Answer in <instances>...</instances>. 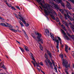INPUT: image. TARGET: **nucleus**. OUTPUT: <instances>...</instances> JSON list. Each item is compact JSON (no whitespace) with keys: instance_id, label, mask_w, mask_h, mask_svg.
<instances>
[{"instance_id":"nucleus-1","label":"nucleus","mask_w":74,"mask_h":74,"mask_svg":"<svg viewBox=\"0 0 74 74\" xmlns=\"http://www.w3.org/2000/svg\"><path fill=\"white\" fill-rule=\"evenodd\" d=\"M37 1L39 4L41 5L42 8L45 9L44 10L45 15L48 16L51 13V14H50V15L52 19H53L54 20H55V18L54 17L53 13L56 16H57V14L55 11L53 10V8H55L56 9L59 10L60 8L59 5L57 4H54L51 2H49L50 5L48 3H45V5H44L42 3V2L43 3H44V0H37Z\"/></svg>"},{"instance_id":"nucleus-2","label":"nucleus","mask_w":74,"mask_h":74,"mask_svg":"<svg viewBox=\"0 0 74 74\" xmlns=\"http://www.w3.org/2000/svg\"><path fill=\"white\" fill-rule=\"evenodd\" d=\"M60 57L61 58L62 60V66H64V67L66 69H68V67H70V64H68V62L67 61L65 60L64 59H63V55L62 54H61L60 55Z\"/></svg>"},{"instance_id":"nucleus-3","label":"nucleus","mask_w":74,"mask_h":74,"mask_svg":"<svg viewBox=\"0 0 74 74\" xmlns=\"http://www.w3.org/2000/svg\"><path fill=\"white\" fill-rule=\"evenodd\" d=\"M36 35H37V38L38 40H37L36 39V40L37 41L38 43L40 44V49L42 50V46H41V45H40V42H41L42 44H43V40L42 39H41V36H42L41 35V34L38 33H37Z\"/></svg>"},{"instance_id":"nucleus-4","label":"nucleus","mask_w":74,"mask_h":74,"mask_svg":"<svg viewBox=\"0 0 74 74\" xmlns=\"http://www.w3.org/2000/svg\"><path fill=\"white\" fill-rule=\"evenodd\" d=\"M30 58H32V60H34V61H32V62L33 64L34 65V66L35 67H36V65L37 67H40V66H39V64H40L39 63H37L36 62V61L35 60V59H34V56H33V54L32 53H31L30 54Z\"/></svg>"},{"instance_id":"nucleus-5","label":"nucleus","mask_w":74,"mask_h":74,"mask_svg":"<svg viewBox=\"0 0 74 74\" xmlns=\"http://www.w3.org/2000/svg\"><path fill=\"white\" fill-rule=\"evenodd\" d=\"M0 25L1 26H4L5 27H7L8 26L9 28H12V27H13L11 25L8 24V23H0Z\"/></svg>"},{"instance_id":"nucleus-6","label":"nucleus","mask_w":74,"mask_h":74,"mask_svg":"<svg viewBox=\"0 0 74 74\" xmlns=\"http://www.w3.org/2000/svg\"><path fill=\"white\" fill-rule=\"evenodd\" d=\"M54 1H55L56 3H58V4H59V3H60L61 4V5L63 7H64V3H63V2H62V0H53Z\"/></svg>"},{"instance_id":"nucleus-7","label":"nucleus","mask_w":74,"mask_h":74,"mask_svg":"<svg viewBox=\"0 0 74 74\" xmlns=\"http://www.w3.org/2000/svg\"><path fill=\"white\" fill-rule=\"evenodd\" d=\"M66 12L67 13V14H64V16L65 17V18L67 19V16L68 18H70V16L69 15V12H70V11L69 10H66Z\"/></svg>"},{"instance_id":"nucleus-8","label":"nucleus","mask_w":74,"mask_h":74,"mask_svg":"<svg viewBox=\"0 0 74 74\" xmlns=\"http://www.w3.org/2000/svg\"><path fill=\"white\" fill-rule=\"evenodd\" d=\"M61 30L62 32V33H63L65 37L66 38V40H69V38L68 36L66 35V34L64 32V31L62 29H61Z\"/></svg>"},{"instance_id":"nucleus-9","label":"nucleus","mask_w":74,"mask_h":74,"mask_svg":"<svg viewBox=\"0 0 74 74\" xmlns=\"http://www.w3.org/2000/svg\"><path fill=\"white\" fill-rule=\"evenodd\" d=\"M67 4L66 5V7L68 8L69 10H71V5L69 2L67 1H66Z\"/></svg>"},{"instance_id":"nucleus-10","label":"nucleus","mask_w":74,"mask_h":74,"mask_svg":"<svg viewBox=\"0 0 74 74\" xmlns=\"http://www.w3.org/2000/svg\"><path fill=\"white\" fill-rule=\"evenodd\" d=\"M57 38L60 41V44L61 45V47H62V48H63V45L62 44V39L59 37L57 36Z\"/></svg>"},{"instance_id":"nucleus-11","label":"nucleus","mask_w":74,"mask_h":74,"mask_svg":"<svg viewBox=\"0 0 74 74\" xmlns=\"http://www.w3.org/2000/svg\"><path fill=\"white\" fill-rule=\"evenodd\" d=\"M55 41L56 42V44H57V46H56V48H57V49H59V40H55Z\"/></svg>"},{"instance_id":"nucleus-12","label":"nucleus","mask_w":74,"mask_h":74,"mask_svg":"<svg viewBox=\"0 0 74 74\" xmlns=\"http://www.w3.org/2000/svg\"><path fill=\"white\" fill-rule=\"evenodd\" d=\"M47 53L49 55V57L50 58H52V53H51V52H50L49 51H47Z\"/></svg>"},{"instance_id":"nucleus-13","label":"nucleus","mask_w":74,"mask_h":74,"mask_svg":"<svg viewBox=\"0 0 74 74\" xmlns=\"http://www.w3.org/2000/svg\"><path fill=\"white\" fill-rule=\"evenodd\" d=\"M67 35H68V36H69V37H70V38H72L73 39V40H74V35H72V36L70 35V34H69V33H67Z\"/></svg>"},{"instance_id":"nucleus-14","label":"nucleus","mask_w":74,"mask_h":74,"mask_svg":"<svg viewBox=\"0 0 74 74\" xmlns=\"http://www.w3.org/2000/svg\"><path fill=\"white\" fill-rule=\"evenodd\" d=\"M45 33L46 34H47L48 36H49V30L48 29H46L45 31Z\"/></svg>"},{"instance_id":"nucleus-15","label":"nucleus","mask_w":74,"mask_h":74,"mask_svg":"<svg viewBox=\"0 0 74 74\" xmlns=\"http://www.w3.org/2000/svg\"><path fill=\"white\" fill-rule=\"evenodd\" d=\"M24 48L27 51H29V49H28V47H27L26 46H24Z\"/></svg>"},{"instance_id":"nucleus-16","label":"nucleus","mask_w":74,"mask_h":74,"mask_svg":"<svg viewBox=\"0 0 74 74\" xmlns=\"http://www.w3.org/2000/svg\"><path fill=\"white\" fill-rule=\"evenodd\" d=\"M68 48H69V47L67 46V45H65V51H66V52L67 53H68Z\"/></svg>"},{"instance_id":"nucleus-17","label":"nucleus","mask_w":74,"mask_h":74,"mask_svg":"<svg viewBox=\"0 0 74 74\" xmlns=\"http://www.w3.org/2000/svg\"><path fill=\"white\" fill-rule=\"evenodd\" d=\"M49 63L50 66L51 68V69H53V66L52 65V64L51 63V61H49Z\"/></svg>"},{"instance_id":"nucleus-18","label":"nucleus","mask_w":74,"mask_h":74,"mask_svg":"<svg viewBox=\"0 0 74 74\" xmlns=\"http://www.w3.org/2000/svg\"><path fill=\"white\" fill-rule=\"evenodd\" d=\"M10 29L11 30H12V31L13 32H17V30L15 29H14L13 28Z\"/></svg>"},{"instance_id":"nucleus-19","label":"nucleus","mask_w":74,"mask_h":74,"mask_svg":"<svg viewBox=\"0 0 74 74\" xmlns=\"http://www.w3.org/2000/svg\"><path fill=\"white\" fill-rule=\"evenodd\" d=\"M6 3L7 4L9 7H12V5L11 4H8L7 2H6Z\"/></svg>"},{"instance_id":"nucleus-20","label":"nucleus","mask_w":74,"mask_h":74,"mask_svg":"<svg viewBox=\"0 0 74 74\" xmlns=\"http://www.w3.org/2000/svg\"><path fill=\"white\" fill-rule=\"evenodd\" d=\"M50 34L51 35V37L52 38V39L54 40V41H55V39H54V37H53V35H52V34H51V33H50Z\"/></svg>"},{"instance_id":"nucleus-21","label":"nucleus","mask_w":74,"mask_h":74,"mask_svg":"<svg viewBox=\"0 0 74 74\" xmlns=\"http://www.w3.org/2000/svg\"><path fill=\"white\" fill-rule=\"evenodd\" d=\"M19 22V23H20V24L21 25V27H22L23 26H24L23 25V23H22V22H21V21H20Z\"/></svg>"},{"instance_id":"nucleus-22","label":"nucleus","mask_w":74,"mask_h":74,"mask_svg":"<svg viewBox=\"0 0 74 74\" xmlns=\"http://www.w3.org/2000/svg\"><path fill=\"white\" fill-rule=\"evenodd\" d=\"M20 49L21 50V51L22 52H25V50H24V49H23V48H22L21 47H19Z\"/></svg>"},{"instance_id":"nucleus-23","label":"nucleus","mask_w":74,"mask_h":74,"mask_svg":"<svg viewBox=\"0 0 74 74\" xmlns=\"http://www.w3.org/2000/svg\"><path fill=\"white\" fill-rule=\"evenodd\" d=\"M11 8L12 10H14V11H15V10H16V9H15V8L14 6L12 7Z\"/></svg>"},{"instance_id":"nucleus-24","label":"nucleus","mask_w":74,"mask_h":74,"mask_svg":"<svg viewBox=\"0 0 74 74\" xmlns=\"http://www.w3.org/2000/svg\"><path fill=\"white\" fill-rule=\"evenodd\" d=\"M65 71L66 74H69V73H68V71H67V69H66L65 70Z\"/></svg>"},{"instance_id":"nucleus-25","label":"nucleus","mask_w":74,"mask_h":74,"mask_svg":"<svg viewBox=\"0 0 74 74\" xmlns=\"http://www.w3.org/2000/svg\"><path fill=\"white\" fill-rule=\"evenodd\" d=\"M45 56L46 59H47L48 58V56L47 55V54L45 53Z\"/></svg>"},{"instance_id":"nucleus-26","label":"nucleus","mask_w":74,"mask_h":74,"mask_svg":"<svg viewBox=\"0 0 74 74\" xmlns=\"http://www.w3.org/2000/svg\"><path fill=\"white\" fill-rule=\"evenodd\" d=\"M25 25L26 26H27V27H28V26H29V24L28 23H25Z\"/></svg>"},{"instance_id":"nucleus-27","label":"nucleus","mask_w":74,"mask_h":74,"mask_svg":"<svg viewBox=\"0 0 74 74\" xmlns=\"http://www.w3.org/2000/svg\"><path fill=\"white\" fill-rule=\"evenodd\" d=\"M56 21L57 22H59V19L58 17H56Z\"/></svg>"},{"instance_id":"nucleus-28","label":"nucleus","mask_w":74,"mask_h":74,"mask_svg":"<svg viewBox=\"0 0 74 74\" xmlns=\"http://www.w3.org/2000/svg\"><path fill=\"white\" fill-rule=\"evenodd\" d=\"M19 19H20V20L21 21H23V18L21 17L20 18H19Z\"/></svg>"},{"instance_id":"nucleus-29","label":"nucleus","mask_w":74,"mask_h":74,"mask_svg":"<svg viewBox=\"0 0 74 74\" xmlns=\"http://www.w3.org/2000/svg\"><path fill=\"white\" fill-rule=\"evenodd\" d=\"M60 11L61 12V13H62V14H64V10H63L61 9L60 10Z\"/></svg>"},{"instance_id":"nucleus-30","label":"nucleus","mask_w":74,"mask_h":74,"mask_svg":"<svg viewBox=\"0 0 74 74\" xmlns=\"http://www.w3.org/2000/svg\"><path fill=\"white\" fill-rule=\"evenodd\" d=\"M61 27L62 29H63L65 28V27H64V26L63 25H61Z\"/></svg>"},{"instance_id":"nucleus-31","label":"nucleus","mask_w":74,"mask_h":74,"mask_svg":"<svg viewBox=\"0 0 74 74\" xmlns=\"http://www.w3.org/2000/svg\"><path fill=\"white\" fill-rule=\"evenodd\" d=\"M22 22H23V23H24V24H25V23H26V22L25 21V20H23L22 21Z\"/></svg>"},{"instance_id":"nucleus-32","label":"nucleus","mask_w":74,"mask_h":74,"mask_svg":"<svg viewBox=\"0 0 74 74\" xmlns=\"http://www.w3.org/2000/svg\"><path fill=\"white\" fill-rule=\"evenodd\" d=\"M65 26H67V27L68 28V29H69V26H68V24L67 23L65 24Z\"/></svg>"},{"instance_id":"nucleus-33","label":"nucleus","mask_w":74,"mask_h":74,"mask_svg":"<svg viewBox=\"0 0 74 74\" xmlns=\"http://www.w3.org/2000/svg\"><path fill=\"white\" fill-rule=\"evenodd\" d=\"M16 8H17V9H18V10H21V9H20V8H19V7L18 6H16Z\"/></svg>"},{"instance_id":"nucleus-34","label":"nucleus","mask_w":74,"mask_h":74,"mask_svg":"<svg viewBox=\"0 0 74 74\" xmlns=\"http://www.w3.org/2000/svg\"><path fill=\"white\" fill-rule=\"evenodd\" d=\"M37 69L38 71H39V72H40V69H39V68H38V67H37Z\"/></svg>"},{"instance_id":"nucleus-35","label":"nucleus","mask_w":74,"mask_h":74,"mask_svg":"<svg viewBox=\"0 0 74 74\" xmlns=\"http://www.w3.org/2000/svg\"><path fill=\"white\" fill-rule=\"evenodd\" d=\"M40 64L41 65V66H43V63L42 62H40Z\"/></svg>"},{"instance_id":"nucleus-36","label":"nucleus","mask_w":74,"mask_h":74,"mask_svg":"<svg viewBox=\"0 0 74 74\" xmlns=\"http://www.w3.org/2000/svg\"><path fill=\"white\" fill-rule=\"evenodd\" d=\"M2 67H3V69H6V68H5V66H4V65H3Z\"/></svg>"},{"instance_id":"nucleus-37","label":"nucleus","mask_w":74,"mask_h":74,"mask_svg":"<svg viewBox=\"0 0 74 74\" xmlns=\"http://www.w3.org/2000/svg\"><path fill=\"white\" fill-rule=\"evenodd\" d=\"M51 60V62H52V64H53L54 63H55L54 62V61L53 60Z\"/></svg>"},{"instance_id":"nucleus-38","label":"nucleus","mask_w":74,"mask_h":74,"mask_svg":"<svg viewBox=\"0 0 74 74\" xmlns=\"http://www.w3.org/2000/svg\"><path fill=\"white\" fill-rule=\"evenodd\" d=\"M15 17L16 18H18V15H17V14H16L15 15Z\"/></svg>"},{"instance_id":"nucleus-39","label":"nucleus","mask_w":74,"mask_h":74,"mask_svg":"<svg viewBox=\"0 0 74 74\" xmlns=\"http://www.w3.org/2000/svg\"><path fill=\"white\" fill-rule=\"evenodd\" d=\"M25 35L26 37H27V34H26V33L25 34Z\"/></svg>"},{"instance_id":"nucleus-40","label":"nucleus","mask_w":74,"mask_h":74,"mask_svg":"<svg viewBox=\"0 0 74 74\" xmlns=\"http://www.w3.org/2000/svg\"><path fill=\"white\" fill-rule=\"evenodd\" d=\"M1 19V20H2V21H4L5 20V19L2 18V17H1V19Z\"/></svg>"},{"instance_id":"nucleus-41","label":"nucleus","mask_w":74,"mask_h":74,"mask_svg":"<svg viewBox=\"0 0 74 74\" xmlns=\"http://www.w3.org/2000/svg\"><path fill=\"white\" fill-rule=\"evenodd\" d=\"M16 41L19 44H21V43L18 42V40H16Z\"/></svg>"},{"instance_id":"nucleus-42","label":"nucleus","mask_w":74,"mask_h":74,"mask_svg":"<svg viewBox=\"0 0 74 74\" xmlns=\"http://www.w3.org/2000/svg\"><path fill=\"white\" fill-rule=\"evenodd\" d=\"M22 31H23V32L24 33V34L26 33V32H25V30H24L23 29L22 30Z\"/></svg>"},{"instance_id":"nucleus-43","label":"nucleus","mask_w":74,"mask_h":74,"mask_svg":"<svg viewBox=\"0 0 74 74\" xmlns=\"http://www.w3.org/2000/svg\"><path fill=\"white\" fill-rule=\"evenodd\" d=\"M32 37H33V38H36V36H34L33 35L32 36Z\"/></svg>"},{"instance_id":"nucleus-44","label":"nucleus","mask_w":74,"mask_h":74,"mask_svg":"<svg viewBox=\"0 0 74 74\" xmlns=\"http://www.w3.org/2000/svg\"><path fill=\"white\" fill-rule=\"evenodd\" d=\"M54 69L56 70H57V69H56V66H54Z\"/></svg>"},{"instance_id":"nucleus-45","label":"nucleus","mask_w":74,"mask_h":74,"mask_svg":"<svg viewBox=\"0 0 74 74\" xmlns=\"http://www.w3.org/2000/svg\"><path fill=\"white\" fill-rule=\"evenodd\" d=\"M3 66V64L2 63H0V66Z\"/></svg>"},{"instance_id":"nucleus-46","label":"nucleus","mask_w":74,"mask_h":74,"mask_svg":"<svg viewBox=\"0 0 74 74\" xmlns=\"http://www.w3.org/2000/svg\"><path fill=\"white\" fill-rule=\"evenodd\" d=\"M17 30L18 31V32H21V31L19 30V29H17Z\"/></svg>"},{"instance_id":"nucleus-47","label":"nucleus","mask_w":74,"mask_h":74,"mask_svg":"<svg viewBox=\"0 0 74 74\" xmlns=\"http://www.w3.org/2000/svg\"><path fill=\"white\" fill-rule=\"evenodd\" d=\"M46 65H47V66H49V64H48V63L46 64Z\"/></svg>"},{"instance_id":"nucleus-48","label":"nucleus","mask_w":74,"mask_h":74,"mask_svg":"<svg viewBox=\"0 0 74 74\" xmlns=\"http://www.w3.org/2000/svg\"><path fill=\"white\" fill-rule=\"evenodd\" d=\"M39 7L41 9V10H43L41 6H39Z\"/></svg>"},{"instance_id":"nucleus-49","label":"nucleus","mask_w":74,"mask_h":74,"mask_svg":"<svg viewBox=\"0 0 74 74\" xmlns=\"http://www.w3.org/2000/svg\"><path fill=\"white\" fill-rule=\"evenodd\" d=\"M64 30H65V31H66V30H67L66 29V28H64Z\"/></svg>"},{"instance_id":"nucleus-50","label":"nucleus","mask_w":74,"mask_h":74,"mask_svg":"<svg viewBox=\"0 0 74 74\" xmlns=\"http://www.w3.org/2000/svg\"><path fill=\"white\" fill-rule=\"evenodd\" d=\"M55 41L56 40H57V38H56V37H55Z\"/></svg>"},{"instance_id":"nucleus-51","label":"nucleus","mask_w":74,"mask_h":74,"mask_svg":"<svg viewBox=\"0 0 74 74\" xmlns=\"http://www.w3.org/2000/svg\"><path fill=\"white\" fill-rule=\"evenodd\" d=\"M31 35H32V36H34V34H33V33H32L31 34Z\"/></svg>"},{"instance_id":"nucleus-52","label":"nucleus","mask_w":74,"mask_h":74,"mask_svg":"<svg viewBox=\"0 0 74 74\" xmlns=\"http://www.w3.org/2000/svg\"><path fill=\"white\" fill-rule=\"evenodd\" d=\"M16 28H17L18 29H19V27H18V26H16Z\"/></svg>"},{"instance_id":"nucleus-53","label":"nucleus","mask_w":74,"mask_h":74,"mask_svg":"<svg viewBox=\"0 0 74 74\" xmlns=\"http://www.w3.org/2000/svg\"><path fill=\"white\" fill-rule=\"evenodd\" d=\"M5 56L6 58H8V56Z\"/></svg>"},{"instance_id":"nucleus-54","label":"nucleus","mask_w":74,"mask_h":74,"mask_svg":"<svg viewBox=\"0 0 74 74\" xmlns=\"http://www.w3.org/2000/svg\"><path fill=\"white\" fill-rule=\"evenodd\" d=\"M72 30H73V32H74V28H73Z\"/></svg>"},{"instance_id":"nucleus-55","label":"nucleus","mask_w":74,"mask_h":74,"mask_svg":"<svg viewBox=\"0 0 74 74\" xmlns=\"http://www.w3.org/2000/svg\"><path fill=\"white\" fill-rule=\"evenodd\" d=\"M53 64V65L54 66V67L55 66V63L54 64Z\"/></svg>"},{"instance_id":"nucleus-56","label":"nucleus","mask_w":74,"mask_h":74,"mask_svg":"<svg viewBox=\"0 0 74 74\" xmlns=\"http://www.w3.org/2000/svg\"><path fill=\"white\" fill-rule=\"evenodd\" d=\"M58 68H59V69H60L61 68L60 67V66H58Z\"/></svg>"},{"instance_id":"nucleus-57","label":"nucleus","mask_w":74,"mask_h":74,"mask_svg":"<svg viewBox=\"0 0 74 74\" xmlns=\"http://www.w3.org/2000/svg\"><path fill=\"white\" fill-rule=\"evenodd\" d=\"M69 14L70 15H71V13H70V12L69 13Z\"/></svg>"},{"instance_id":"nucleus-58","label":"nucleus","mask_w":74,"mask_h":74,"mask_svg":"<svg viewBox=\"0 0 74 74\" xmlns=\"http://www.w3.org/2000/svg\"><path fill=\"white\" fill-rule=\"evenodd\" d=\"M68 49L69 50H70L71 49H70V48L69 47Z\"/></svg>"},{"instance_id":"nucleus-59","label":"nucleus","mask_w":74,"mask_h":74,"mask_svg":"<svg viewBox=\"0 0 74 74\" xmlns=\"http://www.w3.org/2000/svg\"><path fill=\"white\" fill-rule=\"evenodd\" d=\"M13 14L14 15H15L16 14H15V13H13Z\"/></svg>"},{"instance_id":"nucleus-60","label":"nucleus","mask_w":74,"mask_h":74,"mask_svg":"<svg viewBox=\"0 0 74 74\" xmlns=\"http://www.w3.org/2000/svg\"><path fill=\"white\" fill-rule=\"evenodd\" d=\"M18 16H20V17H21V15H20V14H18Z\"/></svg>"},{"instance_id":"nucleus-61","label":"nucleus","mask_w":74,"mask_h":74,"mask_svg":"<svg viewBox=\"0 0 74 74\" xmlns=\"http://www.w3.org/2000/svg\"><path fill=\"white\" fill-rule=\"evenodd\" d=\"M6 73H7V74H10V73H8V72H6Z\"/></svg>"},{"instance_id":"nucleus-62","label":"nucleus","mask_w":74,"mask_h":74,"mask_svg":"<svg viewBox=\"0 0 74 74\" xmlns=\"http://www.w3.org/2000/svg\"><path fill=\"white\" fill-rule=\"evenodd\" d=\"M46 64H47V63H48V62H47V61H46Z\"/></svg>"},{"instance_id":"nucleus-63","label":"nucleus","mask_w":74,"mask_h":74,"mask_svg":"<svg viewBox=\"0 0 74 74\" xmlns=\"http://www.w3.org/2000/svg\"><path fill=\"white\" fill-rule=\"evenodd\" d=\"M73 18H74V14H73Z\"/></svg>"},{"instance_id":"nucleus-64","label":"nucleus","mask_w":74,"mask_h":74,"mask_svg":"<svg viewBox=\"0 0 74 74\" xmlns=\"http://www.w3.org/2000/svg\"><path fill=\"white\" fill-rule=\"evenodd\" d=\"M72 74H74V73L73 72V73H72Z\"/></svg>"}]
</instances>
